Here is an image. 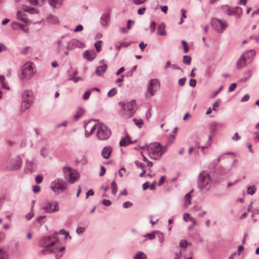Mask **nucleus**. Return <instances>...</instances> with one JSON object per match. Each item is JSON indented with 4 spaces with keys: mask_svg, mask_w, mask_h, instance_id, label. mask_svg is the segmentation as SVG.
I'll use <instances>...</instances> for the list:
<instances>
[{
    "mask_svg": "<svg viewBox=\"0 0 259 259\" xmlns=\"http://www.w3.org/2000/svg\"><path fill=\"white\" fill-rule=\"evenodd\" d=\"M58 241L55 236L42 237L38 242V245L42 248L40 252L46 255L55 251L54 246Z\"/></svg>",
    "mask_w": 259,
    "mask_h": 259,
    "instance_id": "obj_1",
    "label": "nucleus"
},
{
    "mask_svg": "<svg viewBox=\"0 0 259 259\" xmlns=\"http://www.w3.org/2000/svg\"><path fill=\"white\" fill-rule=\"evenodd\" d=\"M146 149L148 156L150 158L154 160L160 159L166 151V148L158 142H154L149 144Z\"/></svg>",
    "mask_w": 259,
    "mask_h": 259,
    "instance_id": "obj_2",
    "label": "nucleus"
},
{
    "mask_svg": "<svg viewBox=\"0 0 259 259\" xmlns=\"http://www.w3.org/2000/svg\"><path fill=\"white\" fill-rule=\"evenodd\" d=\"M119 105L122 108L124 114L127 117H131L137 110V106L135 100H132L127 103L119 102Z\"/></svg>",
    "mask_w": 259,
    "mask_h": 259,
    "instance_id": "obj_3",
    "label": "nucleus"
},
{
    "mask_svg": "<svg viewBox=\"0 0 259 259\" xmlns=\"http://www.w3.org/2000/svg\"><path fill=\"white\" fill-rule=\"evenodd\" d=\"M160 89V82L158 79H151L147 84V92L146 94L147 97L154 96L156 92Z\"/></svg>",
    "mask_w": 259,
    "mask_h": 259,
    "instance_id": "obj_4",
    "label": "nucleus"
},
{
    "mask_svg": "<svg viewBox=\"0 0 259 259\" xmlns=\"http://www.w3.org/2000/svg\"><path fill=\"white\" fill-rule=\"evenodd\" d=\"M63 172L65 179L70 183H73L79 177L78 172L69 166H65L63 168Z\"/></svg>",
    "mask_w": 259,
    "mask_h": 259,
    "instance_id": "obj_5",
    "label": "nucleus"
},
{
    "mask_svg": "<svg viewBox=\"0 0 259 259\" xmlns=\"http://www.w3.org/2000/svg\"><path fill=\"white\" fill-rule=\"evenodd\" d=\"M211 185L210 178L205 171L202 172L199 176L198 186L201 189H207Z\"/></svg>",
    "mask_w": 259,
    "mask_h": 259,
    "instance_id": "obj_6",
    "label": "nucleus"
},
{
    "mask_svg": "<svg viewBox=\"0 0 259 259\" xmlns=\"http://www.w3.org/2000/svg\"><path fill=\"white\" fill-rule=\"evenodd\" d=\"M34 73L35 70L32 64L30 62H27L23 66L20 78L22 80H27L32 77Z\"/></svg>",
    "mask_w": 259,
    "mask_h": 259,
    "instance_id": "obj_7",
    "label": "nucleus"
},
{
    "mask_svg": "<svg viewBox=\"0 0 259 259\" xmlns=\"http://www.w3.org/2000/svg\"><path fill=\"white\" fill-rule=\"evenodd\" d=\"M33 97L31 91H25L22 95V109L25 110L29 108L33 102Z\"/></svg>",
    "mask_w": 259,
    "mask_h": 259,
    "instance_id": "obj_8",
    "label": "nucleus"
},
{
    "mask_svg": "<svg viewBox=\"0 0 259 259\" xmlns=\"http://www.w3.org/2000/svg\"><path fill=\"white\" fill-rule=\"evenodd\" d=\"M50 188L54 192L60 193L66 189L67 184L63 180L56 179L51 182Z\"/></svg>",
    "mask_w": 259,
    "mask_h": 259,
    "instance_id": "obj_9",
    "label": "nucleus"
},
{
    "mask_svg": "<svg viewBox=\"0 0 259 259\" xmlns=\"http://www.w3.org/2000/svg\"><path fill=\"white\" fill-rule=\"evenodd\" d=\"M111 135L110 130L104 124H100L98 126L97 137L101 140H105Z\"/></svg>",
    "mask_w": 259,
    "mask_h": 259,
    "instance_id": "obj_10",
    "label": "nucleus"
},
{
    "mask_svg": "<svg viewBox=\"0 0 259 259\" xmlns=\"http://www.w3.org/2000/svg\"><path fill=\"white\" fill-rule=\"evenodd\" d=\"M41 209L47 212L52 213L58 211L59 207L56 201L46 202L42 205Z\"/></svg>",
    "mask_w": 259,
    "mask_h": 259,
    "instance_id": "obj_11",
    "label": "nucleus"
},
{
    "mask_svg": "<svg viewBox=\"0 0 259 259\" xmlns=\"http://www.w3.org/2000/svg\"><path fill=\"white\" fill-rule=\"evenodd\" d=\"M211 24L215 30L220 32H222L226 27V25L224 22L217 18L212 19Z\"/></svg>",
    "mask_w": 259,
    "mask_h": 259,
    "instance_id": "obj_12",
    "label": "nucleus"
},
{
    "mask_svg": "<svg viewBox=\"0 0 259 259\" xmlns=\"http://www.w3.org/2000/svg\"><path fill=\"white\" fill-rule=\"evenodd\" d=\"M97 127L96 121L95 120H92L88 122L84 125L85 133L87 137L91 135Z\"/></svg>",
    "mask_w": 259,
    "mask_h": 259,
    "instance_id": "obj_13",
    "label": "nucleus"
},
{
    "mask_svg": "<svg viewBox=\"0 0 259 259\" xmlns=\"http://www.w3.org/2000/svg\"><path fill=\"white\" fill-rule=\"evenodd\" d=\"M83 56L88 60L92 61L96 57V54L94 51H86L83 53Z\"/></svg>",
    "mask_w": 259,
    "mask_h": 259,
    "instance_id": "obj_14",
    "label": "nucleus"
},
{
    "mask_svg": "<svg viewBox=\"0 0 259 259\" xmlns=\"http://www.w3.org/2000/svg\"><path fill=\"white\" fill-rule=\"evenodd\" d=\"M112 148L109 146L104 147L102 151V156L105 159H108L110 157L112 152Z\"/></svg>",
    "mask_w": 259,
    "mask_h": 259,
    "instance_id": "obj_15",
    "label": "nucleus"
},
{
    "mask_svg": "<svg viewBox=\"0 0 259 259\" xmlns=\"http://www.w3.org/2000/svg\"><path fill=\"white\" fill-rule=\"evenodd\" d=\"M22 10L23 12L28 13L29 14H38V12L34 8L28 7L27 6H23L22 7Z\"/></svg>",
    "mask_w": 259,
    "mask_h": 259,
    "instance_id": "obj_16",
    "label": "nucleus"
},
{
    "mask_svg": "<svg viewBox=\"0 0 259 259\" xmlns=\"http://www.w3.org/2000/svg\"><path fill=\"white\" fill-rule=\"evenodd\" d=\"M64 0H49L50 5L55 8H60L63 3Z\"/></svg>",
    "mask_w": 259,
    "mask_h": 259,
    "instance_id": "obj_17",
    "label": "nucleus"
},
{
    "mask_svg": "<svg viewBox=\"0 0 259 259\" xmlns=\"http://www.w3.org/2000/svg\"><path fill=\"white\" fill-rule=\"evenodd\" d=\"M12 27L14 29H21L25 32H27L28 29L26 28L25 26L22 24L18 22H14L11 24Z\"/></svg>",
    "mask_w": 259,
    "mask_h": 259,
    "instance_id": "obj_18",
    "label": "nucleus"
},
{
    "mask_svg": "<svg viewBox=\"0 0 259 259\" xmlns=\"http://www.w3.org/2000/svg\"><path fill=\"white\" fill-rule=\"evenodd\" d=\"M246 66L245 58L244 55L243 54L241 56L240 59L237 62V68L241 69Z\"/></svg>",
    "mask_w": 259,
    "mask_h": 259,
    "instance_id": "obj_19",
    "label": "nucleus"
},
{
    "mask_svg": "<svg viewBox=\"0 0 259 259\" xmlns=\"http://www.w3.org/2000/svg\"><path fill=\"white\" fill-rule=\"evenodd\" d=\"M131 143L130 137L126 136L125 137L122 138L119 142V145L122 147H125Z\"/></svg>",
    "mask_w": 259,
    "mask_h": 259,
    "instance_id": "obj_20",
    "label": "nucleus"
},
{
    "mask_svg": "<svg viewBox=\"0 0 259 259\" xmlns=\"http://www.w3.org/2000/svg\"><path fill=\"white\" fill-rule=\"evenodd\" d=\"M107 66L106 65H103L97 68L96 72L98 75H101L106 70Z\"/></svg>",
    "mask_w": 259,
    "mask_h": 259,
    "instance_id": "obj_21",
    "label": "nucleus"
},
{
    "mask_svg": "<svg viewBox=\"0 0 259 259\" xmlns=\"http://www.w3.org/2000/svg\"><path fill=\"white\" fill-rule=\"evenodd\" d=\"M158 33L160 35H164L166 34L165 31V25L162 23L159 25L158 27Z\"/></svg>",
    "mask_w": 259,
    "mask_h": 259,
    "instance_id": "obj_22",
    "label": "nucleus"
},
{
    "mask_svg": "<svg viewBox=\"0 0 259 259\" xmlns=\"http://www.w3.org/2000/svg\"><path fill=\"white\" fill-rule=\"evenodd\" d=\"M0 82L2 83L3 88L8 90H10V87L7 83L5 81V77L4 75H0Z\"/></svg>",
    "mask_w": 259,
    "mask_h": 259,
    "instance_id": "obj_23",
    "label": "nucleus"
},
{
    "mask_svg": "<svg viewBox=\"0 0 259 259\" xmlns=\"http://www.w3.org/2000/svg\"><path fill=\"white\" fill-rule=\"evenodd\" d=\"M84 113V110L82 108H79L74 116V119L75 120H78Z\"/></svg>",
    "mask_w": 259,
    "mask_h": 259,
    "instance_id": "obj_24",
    "label": "nucleus"
},
{
    "mask_svg": "<svg viewBox=\"0 0 259 259\" xmlns=\"http://www.w3.org/2000/svg\"><path fill=\"white\" fill-rule=\"evenodd\" d=\"M191 192L187 193L185 197V204L186 206H188L189 205L191 204Z\"/></svg>",
    "mask_w": 259,
    "mask_h": 259,
    "instance_id": "obj_25",
    "label": "nucleus"
},
{
    "mask_svg": "<svg viewBox=\"0 0 259 259\" xmlns=\"http://www.w3.org/2000/svg\"><path fill=\"white\" fill-rule=\"evenodd\" d=\"M224 10L226 12V14L228 15H234L233 13V8H231L229 6H226L223 8Z\"/></svg>",
    "mask_w": 259,
    "mask_h": 259,
    "instance_id": "obj_26",
    "label": "nucleus"
},
{
    "mask_svg": "<svg viewBox=\"0 0 259 259\" xmlns=\"http://www.w3.org/2000/svg\"><path fill=\"white\" fill-rule=\"evenodd\" d=\"M233 15L236 16H240L242 14V9L240 7L233 8Z\"/></svg>",
    "mask_w": 259,
    "mask_h": 259,
    "instance_id": "obj_27",
    "label": "nucleus"
},
{
    "mask_svg": "<svg viewBox=\"0 0 259 259\" xmlns=\"http://www.w3.org/2000/svg\"><path fill=\"white\" fill-rule=\"evenodd\" d=\"M146 254L141 251L139 252L134 257V259H146Z\"/></svg>",
    "mask_w": 259,
    "mask_h": 259,
    "instance_id": "obj_28",
    "label": "nucleus"
},
{
    "mask_svg": "<svg viewBox=\"0 0 259 259\" xmlns=\"http://www.w3.org/2000/svg\"><path fill=\"white\" fill-rule=\"evenodd\" d=\"M156 233H158V231H153L151 233H149L144 236V237L148 238L150 240H152L155 238Z\"/></svg>",
    "mask_w": 259,
    "mask_h": 259,
    "instance_id": "obj_29",
    "label": "nucleus"
},
{
    "mask_svg": "<svg viewBox=\"0 0 259 259\" xmlns=\"http://www.w3.org/2000/svg\"><path fill=\"white\" fill-rule=\"evenodd\" d=\"M191 243L189 242H188L185 240H182L180 242V246L181 248H185L187 247L188 246H190Z\"/></svg>",
    "mask_w": 259,
    "mask_h": 259,
    "instance_id": "obj_30",
    "label": "nucleus"
},
{
    "mask_svg": "<svg viewBox=\"0 0 259 259\" xmlns=\"http://www.w3.org/2000/svg\"><path fill=\"white\" fill-rule=\"evenodd\" d=\"M109 21V17H101V23L104 26H107Z\"/></svg>",
    "mask_w": 259,
    "mask_h": 259,
    "instance_id": "obj_31",
    "label": "nucleus"
},
{
    "mask_svg": "<svg viewBox=\"0 0 259 259\" xmlns=\"http://www.w3.org/2000/svg\"><path fill=\"white\" fill-rule=\"evenodd\" d=\"M102 41L101 40H98L95 44V47L97 52H99L101 50Z\"/></svg>",
    "mask_w": 259,
    "mask_h": 259,
    "instance_id": "obj_32",
    "label": "nucleus"
},
{
    "mask_svg": "<svg viewBox=\"0 0 259 259\" xmlns=\"http://www.w3.org/2000/svg\"><path fill=\"white\" fill-rule=\"evenodd\" d=\"M133 120L135 122V124L137 125L139 127H141L144 123L143 120L141 119H137L134 118Z\"/></svg>",
    "mask_w": 259,
    "mask_h": 259,
    "instance_id": "obj_33",
    "label": "nucleus"
},
{
    "mask_svg": "<svg viewBox=\"0 0 259 259\" xmlns=\"http://www.w3.org/2000/svg\"><path fill=\"white\" fill-rule=\"evenodd\" d=\"M111 188L112 194L115 195L117 191V185L116 184L115 181H113L111 183Z\"/></svg>",
    "mask_w": 259,
    "mask_h": 259,
    "instance_id": "obj_34",
    "label": "nucleus"
},
{
    "mask_svg": "<svg viewBox=\"0 0 259 259\" xmlns=\"http://www.w3.org/2000/svg\"><path fill=\"white\" fill-rule=\"evenodd\" d=\"M182 44L184 48L185 53H187L189 51V47L187 42L185 40H182Z\"/></svg>",
    "mask_w": 259,
    "mask_h": 259,
    "instance_id": "obj_35",
    "label": "nucleus"
},
{
    "mask_svg": "<svg viewBox=\"0 0 259 259\" xmlns=\"http://www.w3.org/2000/svg\"><path fill=\"white\" fill-rule=\"evenodd\" d=\"M256 188L254 186H250L247 189V193L250 195H253L255 193Z\"/></svg>",
    "mask_w": 259,
    "mask_h": 259,
    "instance_id": "obj_36",
    "label": "nucleus"
},
{
    "mask_svg": "<svg viewBox=\"0 0 259 259\" xmlns=\"http://www.w3.org/2000/svg\"><path fill=\"white\" fill-rule=\"evenodd\" d=\"M183 61L184 63L189 65L191 61V58L189 56H184Z\"/></svg>",
    "mask_w": 259,
    "mask_h": 259,
    "instance_id": "obj_37",
    "label": "nucleus"
},
{
    "mask_svg": "<svg viewBox=\"0 0 259 259\" xmlns=\"http://www.w3.org/2000/svg\"><path fill=\"white\" fill-rule=\"evenodd\" d=\"M8 258V254L3 249H0V259H7Z\"/></svg>",
    "mask_w": 259,
    "mask_h": 259,
    "instance_id": "obj_38",
    "label": "nucleus"
},
{
    "mask_svg": "<svg viewBox=\"0 0 259 259\" xmlns=\"http://www.w3.org/2000/svg\"><path fill=\"white\" fill-rule=\"evenodd\" d=\"M190 221L192 222V224L188 227V230H189L192 229L197 224L196 220L193 218H190Z\"/></svg>",
    "mask_w": 259,
    "mask_h": 259,
    "instance_id": "obj_39",
    "label": "nucleus"
},
{
    "mask_svg": "<svg viewBox=\"0 0 259 259\" xmlns=\"http://www.w3.org/2000/svg\"><path fill=\"white\" fill-rule=\"evenodd\" d=\"M117 93V90L115 88L111 89L108 93L109 97H111L114 96Z\"/></svg>",
    "mask_w": 259,
    "mask_h": 259,
    "instance_id": "obj_40",
    "label": "nucleus"
},
{
    "mask_svg": "<svg viewBox=\"0 0 259 259\" xmlns=\"http://www.w3.org/2000/svg\"><path fill=\"white\" fill-rule=\"evenodd\" d=\"M40 155L43 157H46L48 153L47 148L44 147L42 148L40 150Z\"/></svg>",
    "mask_w": 259,
    "mask_h": 259,
    "instance_id": "obj_41",
    "label": "nucleus"
},
{
    "mask_svg": "<svg viewBox=\"0 0 259 259\" xmlns=\"http://www.w3.org/2000/svg\"><path fill=\"white\" fill-rule=\"evenodd\" d=\"M220 103V99H218L215 102H214L212 105V109L213 110H216V108L219 107Z\"/></svg>",
    "mask_w": 259,
    "mask_h": 259,
    "instance_id": "obj_42",
    "label": "nucleus"
},
{
    "mask_svg": "<svg viewBox=\"0 0 259 259\" xmlns=\"http://www.w3.org/2000/svg\"><path fill=\"white\" fill-rule=\"evenodd\" d=\"M91 91H88L85 92L82 97L84 100H86L89 98L91 95Z\"/></svg>",
    "mask_w": 259,
    "mask_h": 259,
    "instance_id": "obj_43",
    "label": "nucleus"
},
{
    "mask_svg": "<svg viewBox=\"0 0 259 259\" xmlns=\"http://www.w3.org/2000/svg\"><path fill=\"white\" fill-rule=\"evenodd\" d=\"M156 235H157L158 238H159V241L160 243H162L163 241V240H164V237H163V235L162 233L158 232V233H156Z\"/></svg>",
    "mask_w": 259,
    "mask_h": 259,
    "instance_id": "obj_44",
    "label": "nucleus"
},
{
    "mask_svg": "<svg viewBox=\"0 0 259 259\" xmlns=\"http://www.w3.org/2000/svg\"><path fill=\"white\" fill-rule=\"evenodd\" d=\"M190 218H192L190 217V214L188 213H184L183 215V220L184 221L188 222V218L190 219Z\"/></svg>",
    "mask_w": 259,
    "mask_h": 259,
    "instance_id": "obj_45",
    "label": "nucleus"
},
{
    "mask_svg": "<svg viewBox=\"0 0 259 259\" xmlns=\"http://www.w3.org/2000/svg\"><path fill=\"white\" fill-rule=\"evenodd\" d=\"M40 188L38 185H34L33 187V191L34 193H36L40 191Z\"/></svg>",
    "mask_w": 259,
    "mask_h": 259,
    "instance_id": "obj_46",
    "label": "nucleus"
},
{
    "mask_svg": "<svg viewBox=\"0 0 259 259\" xmlns=\"http://www.w3.org/2000/svg\"><path fill=\"white\" fill-rule=\"evenodd\" d=\"M132 206V203L129 201L125 202L123 203V206L124 208H128Z\"/></svg>",
    "mask_w": 259,
    "mask_h": 259,
    "instance_id": "obj_47",
    "label": "nucleus"
},
{
    "mask_svg": "<svg viewBox=\"0 0 259 259\" xmlns=\"http://www.w3.org/2000/svg\"><path fill=\"white\" fill-rule=\"evenodd\" d=\"M105 172H106V168H105V167L104 166H102L101 167V171L100 172L99 176L100 177L103 176L105 175Z\"/></svg>",
    "mask_w": 259,
    "mask_h": 259,
    "instance_id": "obj_48",
    "label": "nucleus"
},
{
    "mask_svg": "<svg viewBox=\"0 0 259 259\" xmlns=\"http://www.w3.org/2000/svg\"><path fill=\"white\" fill-rule=\"evenodd\" d=\"M102 203L104 205L109 206L111 204V202L109 200L103 199L102 201Z\"/></svg>",
    "mask_w": 259,
    "mask_h": 259,
    "instance_id": "obj_49",
    "label": "nucleus"
},
{
    "mask_svg": "<svg viewBox=\"0 0 259 259\" xmlns=\"http://www.w3.org/2000/svg\"><path fill=\"white\" fill-rule=\"evenodd\" d=\"M59 234H64L65 235V239H67V237L69 236V233L63 230H61L59 231Z\"/></svg>",
    "mask_w": 259,
    "mask_h": 259,
    "instance_id": "obj_50",
    "label": "nucleus"
},
{
    "mask_svg": "<svg viewBox=\"0 0 259 259\" xmlns=\"http://www.w3.org/2000/svg\"><path fill=\"white\" fill-rule=\"evenodd\" d=\"M236 87L237 85L236 83H232L229 88V91L233 92L236 89Z\"/></svg>",
    "mask_w": 259,
    "mask_h": 259,
    "instance_id": "obj_51",
    "label": "nucleus"
},
{
    "mask_svg": "<svg viewBox=\"0 0 259 259\" xmlns=\"http://www.w3.org/2000/svg\"><path fill=\"white\" fill-rule=\"evenodd\" d=\"M42 181V177L38 175L35 178V181L37 183L39 184Z\"/></svg>",
    "mask_w": 259,
    "mask_h": 259,
    "instance_id": "obj_52",
    "label": "nucleus"
},
{
    "mask_svg": "<svg viewBox=\"0 0 259 259\" xmlns=\"http://www.w3.org/2000/svg\"><path fill=\"white\" fill-rule=\"evenodd\" d=\"M125 174V170L124 168H121L118 171L119 175L122 177Z\"/></svg>",
    "mask_w": 259,
    "mask_h": 259,
    "instance_id": "obj_53",
    "label": "nucleus"
},
{
    "mask_svg": "<svg viewBox=\"0 0 259 259\" xmlns=\"http://www.w3.org/2000/svg\"><path fill=\"white\" fill-rule=\"evenodd\" d=\"M147 0H134V3L136 5H140L145 3Z\"/></svg>",
    "mask_w": 259,
    "mask_h": 259,
    "instance_id": "obj_54",
    "label": "nucleus"
},
{
    "mask_svg": "<svg viewBox=\"0 0 259 259\" xmlns=\"http://www.w3.org/2000/svg\"><path fill=\"white\" fill-rule=\"evenodd\" d=\"M84 230L85 229L84 228L79 227V228H77L76 232L77 233V234H80L83 233V232L84 231Z\"/></svg>",
    "mask_w": 259,
    "mask_h": 259,
    "instance_id": "obj_55",
    "label": "nucleus"
},
{
    "mask_svg": "<svg viewBox=\"0 0 259 259\" xmlns=\"http://www.w3.org/2000/svg\"><path fill=\"white\" fill-rule=\"evenodd\" d=\"M249 96L248 95H246L241 98V101L242 102H245V101H248L249 100Z\"/></svg>",
    "mask_w": 259,
    "mask_h": 259,
    "instance_id": "obj_56",
    "label": "nucleus"
},
{
    "mask_svg": "<svg viewBox=\"0 0 259 259\" xmlns=\"http://www.w3.org/2000/svg\"><path fill=\"white\" fill-rule=\"evenodd\" d=\"M155 25H156V24L155 22H152L151 23L150 25V27L151 29V32H152L154 31V30H155Z\"/></svg>",
    "mask_w": 259,
    "mask_h": 259,
    "instance_id": "obj_57",
    "label": "nucleus"
},
{
    "mask_svg": "<svg viewBox=\"0 0 259 259\" xmlns=\"http://www.w3.org/2000/svg\"><path fill=\"white\" fill-rule=\"evenodd\" d=\"M83 29V27L81 25H77L74 29V31L78 32L81 31Z\"/></svg>",
    "mask_w": 259,
    "mask_h": 259,
    "instance_id": "obj_58",
    "label": "nucleus"
},
{
    "mask_svg": "<svg viewBox=\"0 0 259 259\" xmlns=\"http://www.w3.org/2000/svg\"><path fill=\"white\" fill-rule=\"evenodd\" d=\"M135 164H136V165L138 167H140L141 169H144V166H143V164H142L141 162H139V161H136L135 162Z\"/></svg>",
    "mask_w": 259,
    "mask_h": 259,
    "instance_id": "obj_59",
    "label": "nucleus"
},
{
    "mask_svg": "<svg viewBox=\"0 0 259 259\" xmlns=\"http://www.w3.org/2000/svg\"><path fill=\"white\" fill-rule=\"evenodd\" d=\"M146 46L147 44H145L143 42H141L139 44V47L142 51H144Z\"/></svg>",
    "mask_w": 259,
    "mask_h": 259,
    "instance_id": "obj_60",
    "label": "nucleus"
},
{
    "mask_svg": "<svg viewBox=\"0 0 259 259\" xmlns=\"http://www.w3.org/2000/svg\"><path fill=\"white\" fill-rule=\"evenodd\" d=\"M189 84L191 87H195L196 85V80L194 79H191L189 81Z\"/></svg>",
    "mask_w": 259,
    "mask_h": 259,
    "instance_id": "obj_61",
    "label": "nucleus"
},
{
    "mask_svg": "<svg viewBox=\"0 0 259 259\" xmlns=\"http://www.w3.org/2000/svg\"><path fill=\"white\" fill-rule=\"evenodd\" d=\"M165 180V177L162 176L159 180V181L158 183V185H159V186L161 185L164 183Z\"/></svg>",
    "mask_w": 259,
    "mask_h": 259,
    "instance_id": "obj_62",
    "label": "nucleus"
},
{
    "mask_svg": "<svg viewBox=\"0 0 259 259\" xmlns=\"http://www.w3.org/2000/svg\"><path fill=\"white\" fill-rule=\"evenodd\" d=\"M240 137L239 136L237 133H236L233 137H232V139L234 141H237L240 139Z\"/></svg>",
    "mask_w": 259,
    "mask_h": 259,
    "instance_id": "obj_63",
    "label": "nucleus"
},
{
    "mask_svg": "<svg viewBox=\"0 0 259 259\" xmlns=\"http://www.w3.org/2000/svg\"><path fill=\"white\" fill-rule=\"evenodd\" d=\"M145 11V8L143 7L138 10V14L139 15H143Z\"/></svg>",
    "mask_w": 259,
    "mask_h": 259,
    "instance_id": "obj_64",
    "label": "nucleus"
}]
</instances>
